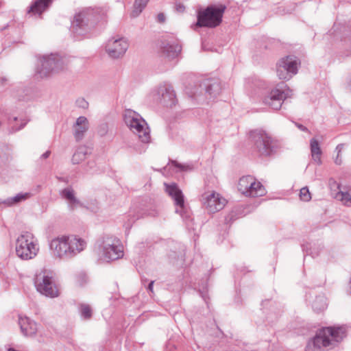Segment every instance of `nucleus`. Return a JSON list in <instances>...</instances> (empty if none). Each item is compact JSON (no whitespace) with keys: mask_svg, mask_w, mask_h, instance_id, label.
<instances>
[{"mask_svg":"<svg viewBox=\"0 0 351 351\" xmlns=\"http://www.w3.org/2000/svg\"><path fill=\"white\" fill-rule=\"evenodd\" d=\"M86 241L77 235H61L53 238L49 248L56 258L69 259L75 257L86 247Z\"/></svg>","mask_w":351,"mask_h":351,"instance_id":"nucleus-1","label":"nucleus"},{"mask_svg":"<svg viewBox=\"0 0 351 351\" xmlns=\"http://www.w3.org/2000/svg\"><path fill=\"white\" fill-rule=\"evenodd\" d=\"M346 335V330L343 326L324 328L308 342L306 351H319L322 348L330 349L341 341Z\"/></svg>","mask_w":351,"mask_h":351,"instance_id":"nucleus-2","label":"nucleus"},{"mask_svg":"<svg viewBox=\"0 0 351 351\" xmlns=\"http://www.w3.org/2000/svg\"><path fill=\"white\" fill-rule=\"evenodd\" d=\"M15 251L16 256L22 260L33 259L39 252L37 239L29 232L21 233L16 240Z\"/></svg>","mask_w":351,"mask_h":351,"instance_id":"nucleus-3","label":"nucleus"},{"mask_svg":"<svg viewBox=\"0 0 351 351\" xmlns=\"http://www.w3.org/2000/svg\"><path fill=\"white\" fill-rule=\"evenodd\" d=\"M99 258L105 262L117 260L123 256V248L119 239L113 236H104L98 241Z\"/></svg>","mask_w":351,"mask_h":351,"instance_id":"nucleus-4","label":"nucleus"},{"mask_svg":"<svg viewBox=\"0 0 351 351\" xmlns=\"http://www.w3.org/2000/svg\"><path fill=\"white\" fill-rule=\"evenodd\" d=\"M226 9L224 5H210L203 10L197 12V21L195 26L199 27L214 28L219 26Z\"/></svg>","mask_w":351,"mask_h":351,"instance_id":"nucleus-5","label":"nucleus"},{"mask_svg":"<svg viewBox=\"0 0 351 351\" xmlns=\"http://www.w3.org/2000/svg\"><path fill=\"white\" fill-rule=\"evenodd\" d=\"M124 122L130 130L136 134L139 140L144 143L150 141L149 129L141 115L132 110H126L123 115Z\"/></svg>","mask_w":351,"mask_h":351,"instance_id":"nucleus-6","label":"nucleus"},{"mask_svg":"<svg viewBox=\"0 0 351 351\" xmlns=\"http://www.w3.org/2000/svg\"><path fill=\"white\" fill-rule=\"evenodd\" d=\"M250 136L257 152L261 156H270L276 152L279 147L278 141L273 139L263 130H256L252 131Z\"/></svg>","mask_w":351,"mask_h":351,"instance_id":"nucleus-7","label":"nucleus"},{"mask_svg":"<svg viewBox=\"0 0 351 351\" xmlns=\"http://www.w3.org/2000/svg\"><path fill=\"white\" fill-rule=\"evenodd\" d=\"M66 68L65 60L58 55L43 56L36 69L37 77L45 78L58 73Z\"/></svg>","mask_w":351,"mask_h":351,"instance_id":"nucleus-8","label":"nucleus"},{"mask_svg":"<svg viewBox=\"0 0 351 351\" xmlns=\"http://www.w3.org/2000/svg\"><path fill=\"white\" fill-rule=\"evenodd\" d=\"M34 284L37 291L47 297L55 298L58 295V290L49 271H41L37 274Z\"/></svg>","mask_w":351,"mask_h":351,"instance_id":"nucleus-9","label":"nucleus"},{"mask_svg":"<svg viewBox=\"0 0 351 351\" xmlns=\"http://www.w3.org/2000/svg\"><path fill=\"white\" fill-rule=\"evenodd\" d=\"M151 97L155 102L166 107L171 108L177 102L175 91L169 84H164L156 87L151 92Z\"/></svg>","mask_w":351,"mask_h":351,"instance_id":"nucleus-10","label":"nucleus"},{"mask_svg":"<svg viewBox=\"0 0 351 351\" xmlns=\"http://www.w3.org/2000/svg\"><path fill=\"white\" fill-rule=\"evenodd\" d=\"M291 90L285 82L279 83L263 99V103L274 110H279L283 101L290 96Z\"/></svg>","mask_w":351,"mask_h":351,"instance_id":"nucleus-11","label":"nucleus"},{"mask_svg":"<svg viewBox=\"0 0 351 351\" xmlns=\"http://www.w3.org/2000/svg\"><path fill=\"white\" fill-rule=\"evenodd\" d=\"M97 12L93 9L87 8L77 14L72 22L73 32L77 35H84L88 29V23L98 19Z\"/></svg>","mask_w":351,"mask_h":351,"instance_id":"nucleus-12","label":"nucleus"},{"mask_svg":"<svg viewBox=\"0 0 351 351\" xmlns=\"http://www.w3.org/2000/svg\"><path fill=\"white\" fill-rule=\"evenodd\" d=\"M204 90L206 99L211 101L215 99L221 91V84L217 79H208L203 81L202 84L194 91L190 93L191 96L198 99L199 94Z\"/></svg>","mask_w":351,"mask_h":351,"instance_id":"nucleus-13","label":"nucleus"},{"mask_svg":"<svg viewBox=\"0 0 351 351\" xmlns=\"http://www.w3.org/2000/svg\"><path fill=\"white\" fill-rule=\"evenodd\" d=\"M298 59L293 56H288L279 60L276 65V72L281 80H289L298 72Z\"/></svg>","mask_w":351,"mask_h":351,"instance_id":"nucleus-14","label":"nucleus"},{"mask_svg":"<svg viewBox=\"0 0 351 351\" xmlns=\"http://www.w3.org/2000/svg\"><path fill=\"white\" fill-rule=\"evenodd\" d=\"M165 186L166 192L174 201L176 213L180 214L183 219L189 218V212L185 206L184 195L178 185L171 183L170 184H165Z\"/></svg>","mask_w":351,"mask_h":351,"instance_id":"nucleus-15","label":"nucleus"},{"mask_svg":"<svg viewBox=\"0 0 351 351\" xmlns=\"http://www.w3.org/2000/svg\"><path fill=\"white\" fill-rule=\"evenodd\" d=\"M202 202L204 208L209 213L221 210L226 204V199L214 191L204 193L202 196Z\"/></svg>","mask_w":351,"mask_h":351,"instance_id":"nucleus-16","label":"nucleus"},{"mask_svg":"<svg viewBox=\"0 0 351 351\" xmlns=\"http://www.w3.org/2000/svg\"><path fill=\"white\" fill-rule=\"evenodd\" d=\"M128 47L129 43L125 38H112L106 45V51L111 58H119L125 54Z\"/></svg>","mask_w":351,"mask_h":351,"instance_id":"nucleus-17","label":"nucleus"},{"mask_svg":"<svg viewBox=\"0 0 351 351\" xmlns=\"http://www.w3.org/2000/svg\"><path fill=\"white\" fill-rule=\"evenodd\" d=\"M182 47L178 40L171 38L161 42L160 52L163 57L173 59L181 52Z\"/></svg>","mask_w":351,"mask_h":351,"instance_id":"nucleus-18","label":"nucleus"},{"mask_svg":"<svg viewBox=\"0 0 351 351\" xmlns=\"http://www.w3.org/2000/svg\"><path fill=\"white\" fill-rule=\"evenodd\" d=\"M88 128L87 118L84 116L79 117L73 125V134L75 139L77 141L82 140Z\"/></svg>","mask_w":351,"mask_h":351,"instance_id":"nucleus-19","label":"nucleus"},{"mask_svg":"<svg viewBox=\"0 0 351 351\" xmlns=\"http://www.w3.org/2000/svg\"><path fill=\"white\" fill-rule=\"evenodd\" d=\"M19 324L21 332L25 336L32 337L36 335L38 329L37 324L33 320L27 317H20Z\"/></svg>","mask_w":351,"mask_h":351,"instance_id":"nucleus-20","label":"nucleus"},{"mask_svg":"<svg viewBox=\"0 0 351 351\" xmlns=\"http://www.w3.org/2000/svg\"><path fill=\"white\" fill-rule=\"evenodd\" d=\"M60 195L67 202L70 210H74L81 206V203L75 196V192L72 188L67 187L64 189L60 191Z\"/></svg>","mask_w":351,"mask_h":351,"instance_id":"nucleus-21","label":"nucleus"},{"mask_svg":"<svg viewBox=\"0 0 351 351\" xmlns=\"http://www.w3.org/2000/svg\"><path fill=\"white\" fill-rule=\"evenodd\" d=\"M52 1L53 0H36L29 7V12H32L33 14L40 16L43 12H45L49 8Z\"/></svg>","mask_w":351,"mask_h":351,"instance_id":"nucleus-22","label":"nucleus"},{"mask_svg":"<svg viewBox=\"0 0 351 351\" xmlns=\"http://www.w3.org/2000/svg\"><path fill=\"white\" fill-rule=\"evenodd\" d=\"M253 184L250 187L247 188V193L245 194V196L256 197H261L265 194V189L263 185L259 182H256L255 178L253 180Z\"/></svg>","mask_w":351,"mask_h":351,"instance_id":"nucleus-23","label":"nucleus"},{"mask_svg":"<svg viewBox=\"0 0 351 351\" xmlns=\"http://www.w3.org/2000/svg\"><path fill=\"white\" fill-rule=\"evenodd\" d=\"M310 147H311V156H312L313 160L317 165H320L322 164V160H321L322 150H321L318 141L314 138H312L310 141Z\"/></svg>","mask_w":351,"mask_h":351,"instance_id":"nucleus-24","label":"nucleus"},{"mask_svg":"<svg viewBox=\"0 0 351 351\" xmlns=\"http://www.w3.org/2000/svg\"><path fill=\"white\" fill-rule=\"evenodd\" d=\"M89 154L88 148L86 146H80L74 152L71 162L73 164L76 165L82 162L86 156Z\"/></svg>","mask_w":351,"mask_h":351,"instance_id":"nucleus-25","label":"nucleus"},{"mask_svg":"<svg viewBox=\"0 0 351 351\" xmlns=\"http://www.w3.org/2000/svg\"><path fill=\"white\" fill-rule=\"evenodd\" d=\"M254 178L250 176H243L240 178L238 183V190L243 195L247 193V188L250 185L251 186L253 182Z\"/></svg>","mask_w":351,"mask_h":351,"instance_id":"nucleus-26","label":"nucleus"},{"mask_svg":"<svg viewBox=\"0 0 351 351\" xmlns=\"http://www.w3.org/2000/svg\"><path fill=\"white\" fill-rule=\"evenodd\" d=\"M312 307L316 312H320L326 309L327 307L326 297L324 295L317 296L312 303Z\"/></svg>","mask_w":351,"mask_h":351,"instance_id":"nucleus-27","label":"nucleus"},{"mask_svg":"<svg viewBox=\"0 0 351 351\" xmlns=\"http://www.w3.org/2000/svg\"><path fill=\"white\" fill-rule=\"evenodd\" d=\"M149 1V0H135L131 16L132 17L138 16L146 7Z\"/></svg>","mask_w":351,"mask_h":351,"instance_id":"nucleus-28","label":"nucleus"},{"mask_svg":"<svg viewBox=\"0 0 351 351\" xmlns=\"http://www.w3.org/2000/svg\"><path fill=\"white\" fill-rule=\"evenodd\" d=\"M336 198L341 200L343 204L351 206V189L347 191H339L336 195Z\"/></svg>","mask_w":351,"mask_h":351,"instance_id":"nucleus-29","label":"nucleus"},{"mask_svg":"<svg viewBox=\"0 0 351 351\" xmlns=\"http://www.w3.org/2000/svg\"><path fill=\"white\" fill-rule=\"evenodd\" d=\"M30 197L29 193H18L16 195H15L13 197L8 199L6 201L4 202V203L12 205L16 203L21 202L22 201H24L27 199H28Z\"/></svg>","mask_w":351,"mask_h":351,"instance_id":"nucleus-30","label":"nucleus"},{"mask_svg":"<svg viewBox=\"0 0 351 351\" xmlns=\"http://www.w3.org/2000/svg\"><path fill=\"white\" fill-rule=\"evenodd\" d=\"M79 311L82 318L84 319H89L92 317V308L87 304H80Z\"/></svg>","mask_w":351,"mask_h":351,"instance_id":"nucleus-31","label":"nucleus"},{"mask_svg":"<svg viewBox=\"0 0 351 351\" xmlns=\"http://www.w3.org/2000/svg\"><path fill=\"white\" fill-rule=\"evenodd\" d=\"M296 5L295 3H290L287 5H280L277 8L276 13L279 15H285L291 14L295 10Z\"/></svg>","mask_w":351,"mask_h":351,"instance_id":"nucleus-32","label":"nucleus"},{"mask_svg":"<svg viewBox=\"0 0 351 351\" xmlns=\"http://www.w3.org/2000/svg\"><path fill=\"white\" fill-rule=\"evenodd\" d=\"M300 197L304 202H308L311 199V193L307 187H303L300 189Z\"/></svg>","mask_w":351,"mask_h":351,"instance_id":"nucleus-33","label":"nucleus"},{"mask_svg":"<svg viewBox=\"0 0 351 351\" xmlns=\"http://www.w3.org/2000/svg\"><path fill=\"white\" fill-rule=\"evenodd\" d=\"M76 103L79 107L82 108H86L88 106V102L83 98L77 99Z\"/></svg>","mask_w":351,"mask_h":351,"instance_id":"nucleus-34","label":"nucleus"},{"mask_svg":"<svg viewBox=\"0 0 351 351\" xmlns=\"http://www.w3.org/2000/svg\"><path fill=\"white\" fill-rule=\"evenodd\" d=\"M172 163L178 168L181 169L182 171H186L188 169H191L189 166H185L184 165L178 163L176 161H173Z\"/></svg>","mask_w":351,"mask_h":351,"instance_id":"nucleus-35","label":"nucleus"},{"mask_svg":"<svg viewBox=\"0 0 351 351\" xmlns=\"http://www.w3.org/2000/svg\"><path fill=\"white\" fill-rule=\"evenodd\" d=\"M154 281L152 280V281H150V282L149 283V285L147 286V289L150 291L151 296H152V294L154 293Z\"/></svg>","mask_w":351,"mask_h":351,"instance_id":"nucleus-36","label":"nucleus"},{"mask_svg":"<svg viewBox=\"0 0 351 351\" xmlns=\"http://www.w3.org/2000/svg\"><path fill=\"white\" fill-rule=\"evenodd\" d=\"M295 125L300 130H302L303 132H308V128L306 127H305L304 125L298 123H295Z\"/></svg>","mask_w":351,"mask_h":351,"instance_id":"nucleus-37","label":"nucleus"},{"mask_svg":"<svg viewBox=\"0 0 351 351\" xmlns=\"http://www.w3.org/2000/svg\"><path fill=\"white\" fill-rule=\"evenodd\" d=\"M176 10L180 12H182L184 11V9H185V7L184 6L183 4L182 3H178L176 4Z\"/></svg>","mask_w":351,"mask_h":351,"instance_id":"nucleus-38","label":"nucleus"},{"mask_svg":"<svg viewBox=\"0 0 351 351\" xmlns=\"http://www.w3.org/2000/svg\"><path fill=\"white\" fill-rule=\"evenodd\" d=\"M158 21L160 23H162L165 20V16L163 13H160L157 16Z\"/></svg>","mask_w":351,"mask_h":351,"instance_id":"nucleus-39","label":"nucleus"},{"mask_svg":"<svg viewBox=\"0 0 351 351\" xmlns=\"http://www.w3.org/2000/svg\"><path fill=\"white\" fill-rule=\"evenodd\" d=\"M26 125V122H24L23 123L20 127L19 128H14V127H12V132H16L21 129H22L25 125Z\"/></svg>","mask_w":351,"mask_h":351,"instance_id":"nucleus-40","label":"nucleus"},{"mask_svg":"<svg viewBox=\"0 0 351 351\" xmlns=\"http://www.w3.org/2000/svg\"><path fill=\"white\" fill-rule=\"evenodd\" d=\"M343 148V144H339L336 147V150L337 151V154L338 155H340V153L341 152Z\"/></svg>","mask_w":351,"mask_h":351,"instance_id":"nucleus-41","label":"nucleus"},{"mask_svg":"<svg viewBox=\"0 0 351 351\" xmlns=\"http://www.w3.org/2000/svg\"><path fill=\"white\" fill-rule=\"evenodd\" d=\"M347 86L351 90V75H349L346 80Z\"/></svg>","mask_w":351,"mask_h":351,"instance_id":"nucleus-42","label":"nucleus"},{"mask_svg":"<svg viewBox=\"0 0 351 351\" xmlns=\"http://www.w3.org/2000/svg\"><path fill=\"white\" fill-rule=\"evenodd\" d=\"M50 154H51V152L50 151H47L45 152L42 156H41V158H47L49 156H50Z\"/></svg>","mask_w":351,"mask_h":351,"instance_id":"nucleus-43","label":"nucleus"},{"mask_svg":"<svg viewBox=\"0 0 351 351\" xmlns=\"http://www.w3.org/2000/svg\"><path fill=\"white\" fill-rule=\"evenodd\" d=\"M336 165H340L341 164V158H339V155L337 154V158L335 160Z\"/></svg>","mask_w":351,"mask_h":351,"instance_id":"nucleus-44","label":"nucleus"},{"mask_svg":"<svg viewBox=\"0 0 351 351\" xmlns=\"http://www.w3.org/2000/svg\"><path fill=\"white\" fill-rule=\"evenodd\" d=\"M13 120H14V121H16V120H17V117H14V118H13Z\"/></svg>","mask_w":351,"mask_h":351,"instance_id":"nucleus-45","label":"nucleus"},{"mask_svg":"<svg viewBox=\"0 0 351 351\" xmlns=\"http://www.w3.org/2000/svg\"><path fill=\"white\" fill-rule=\"evenodd\" d=\"M1 203V202L0 201V204Z\"/></svg>","mask_w":351,"mask_h":351,"instance_id":"nucleus-46","label":"nucleus"}]
</instances>
